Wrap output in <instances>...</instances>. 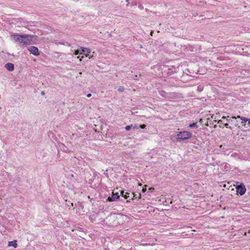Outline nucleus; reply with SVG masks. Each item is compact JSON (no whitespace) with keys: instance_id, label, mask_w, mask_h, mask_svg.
Listing matches in <instances>:
<instances>
[{"instance_id":"obj_3","label":"nucleus","mask_w":250,"mask_h":250,"mask_svg":"<svg viewBox=\"0 0 250 250\" xmlns=\"http://www.w3.org/2000/svg\"><path fill=\"white\" fill-rule=\"evenodd\" d=\"M236 188L237 193L240 195H243L246 193V188L243 183H240L239 185H237Z\"/></svg>"},{"instance_id":"obj_18","label":"nucleus","mask_w":250,"mask_h":250,"mask_svg":"<svg viewBox=\"0 0 250 250\" xmlns=\"http://www.w3.org/2000/svg\"><path fill=\"white\" fill-rule=\"evenodd\" d=\"M124 90H125V88L123 86H120L118 88V91L120 92H123Z\"/></svg>"},{"instance_id":"obj_35","label":"nucleus","mask_w":250,"mask_h":250,"mask_svg":"<svg viewBox=\"0 0 250 250\" xmlns=\"http://www.w3.org/2000/svg\"><path fill=\"white\" fill-rule=\"evenodd\" d=\"M161 96H164V94H161Z\"/></svg>"},{"instance_id":"obj_9","label":"nucleus","mask_w":250,"mask_h":250,"mask_svg":"<svg viewBox=\"0 0 250 250\" xmlns=\"http://www.w3.org/2000/svg\"><path fill=\"white\" fill-rule=\"evenodd\" d=\"M131 196H130V198L131 200H133L134 199H140L141 198V194H135L134 193H131Z\"/></svg>"},{"instance_id":"obj_8","label":"nucleus","mask_w":250,"mask_h":250,"mask_svg":"<svg viewBox=\"0 0 250 250\" xmlns=\"http://www.w3.org/2000/svg\"><path fill=\"white\" fill-rule=\"evenodd\" d=\"M5 67L9 71H12L14 69V65L12 63L8 62L5 64Z\"/></svg>"},{"instance_id":"obj_29","label":"nucleus","mask_w":250,"mask_h":250,"mask_svg":"<svg viewBox=\"0 0 250 250\" xmlns=\"http://www.w3.org/2000/svg\"><path fill=\"white\" fill-rule=\"evenodd\" d=\"M231 118H232V119H236V117H235V116H232V117H231Z\"/></svg>"},{"instance_id":"obj_37","label":"nucleus","mask_w":250,"mask_h":250,"mask_svg":"<svg viewBox=\"0 0 250 250\" xmlns=\"http://www.w3.org/2000/svg\"><path fill=\"white\" fill-rule=\"evenodd\" d=\"M132 5H135V4H136L135 3H132Z\"/></svg>"},{"instance_id":"obj_26","label":"nucleus","mask_w":250,"mask_h":250,"mask_svg":"<svg viewBox=\"0 0 250 250\" xmlns=\"http://www.w3.org/2000/svg\"><path fill=\"white\" fill-rule=\"evenodd\" d=\"M91 96V93H88L87 94V97H90Z\"/></svg>"},{"instance_id":"obj_39","label":"nucleus","mask_w":250,"mask_h":250,"mask_svg":"<svg viewBox=\"0 0 250 250\" xmlns=\"http://www.w3.org/2000/svg\"><path fill=\"white\" fill-rule=\"evenodd\" d=\"M152 33H153V31H151V34H150L152 35Z\"/></svg>"},{"instance_id":"obj_10","label":"nucleus","mask_w":250,"mask_h":250,"mask_svg":"<svg viewBox=\"0 0 250 250\" xmlns=\"http://www.w3.org/2000/svg\"><path fill=\"white\" fill-rule=\"evenodd\" d=\"M237 118H239L242 120L241 123L244 126L246 123L248 121L249 119L246 118L245 117H240V116H238Z\"/></svg>"},{"instance_id":"obj_17","label":"nucleus","mask_w":250,"mask_h":250,"mask_svg":"<svg viewBox=\"0 0 250 250\" xmlns=\"http://www.w3.org/2000/svg\"><path fill=\"white\" fill-rule=\"evenodd\" d=\"M132 127V125H128L125 127V129L126 131H129Z\"/></svg>"},{"instance_id":"obj_25","label":"nucleus","mask_w":250,"mask_h":250,"mask_svg":"<svg viewBox=\"0 0 250 250\" xmlns=\"http://www.w3.org/2000/svg\"><path fill=\"white\" fill-rule=\"evenodd\" d=\"M134 80H138V75H135L134 77Z\"/></svg>"},{"instance_id":"obj_19","label":"nucleus","mask_w":250,"mask_h":250,"mask_svg":"<svg viewBox=\"0 0 250 250\" xmlns=\"http://www.w3.org/2000/svg\"><path fill=\"white\" fill-rule=\"evenodd\" d=\"M81 52V48L80 49H77V50H75V52H74V54L75 55H78L79 53H80Z\"/></svg>"},{"instance_id":"obj_38","label":"nucleus","mask_w":250,"mask_h":250,"mask_svg":"<svg viewBox=\"0 0 250 250\" xmlns=\"http://www.w3.org/2000/svg\"><path fill=\"white\" fill-rule=\"evenodd\" d=\"M71 206L73 207V203H71Z\"/></svg>"},{"instance_id":"obj_33","label":"nucleus","mask_w":250,"mask_h":250,"mask_svg":"<svg viewBox=\"0 0 250 250\" xmlns=\"http://www.w3.org/2000/svg\"><path fill=\"white\" fill-rule=\"evenodd\" d=\"M105 175L107 177H108V174H107V173H105Z\"/></svg>"},{"instance_id":"obj_11","label":"nucleus","mask_w":250,"mask_h":250,"mask_svg":"<svg viewBox=\"0 0 250 250\" xmlns=\"http://www.w3.org/2000/svg\"><path fill=\"white\" fill-rule=\"evenodd\" d=\"M9 246H13L14 248H16L18 247L17 244V240L9 242Z\"/></svg>"},{"instance_id":"obj_4","label":"nucleus","mask_w":250,"mask_h":250,"mask_svg":"<svg viewBox=\"0 0 250 250\" xmlns=\"http://www.w3.org/2000/svg\"><path fill=\"white\" fill-rule=\"evenodd\" d=\"M118 200H120V197L118 194V192L114 193L112 192L111 196H109L107 199L106 201L107 202H112L114 201H116Z\"/></svg>"},{"instance_id":"obj_7","label":"nucleus","mask_w":250,"mask_h":250,"mask_svg":"<svg viewBox=\"0 0 250 250\" xmlns=\"http://www.w3.org/2000/svg\"><path fill=\"white\" fill-rule=\"evenodd\" d=\"M130 193L128 192H125L124 190H121V195L125 199H126V202H129L131 200L130 196L129 195Z\"/></svg>"},{"instance_id":"obj_32","label":"nucleus","mask_w":250,"mask_h":250,"mask_svg":"<svg viewBox=\"0 0 250 250\" xmlns=\"http://www.w3.org/2000/svg\"><path fill=\"white\" fill-rule=\"evenodd\" d=\"M142 75L141 73H140V74H139V77H141V76H142Z\"/></svg>"},{"instance_id":"obj_24","label":"nucleus","mask_w":250,"mask_h":250,"mask_svg":"<svg viewBox=\"0 0 250 250\" xmlns=\"http://www.w3.org/2000/svg\"><path fill=\"white\" fill-rule=\"evenodd\" d=\"M218 123L220 124L221 125H222V124H223V121L221 120H219L218 121Z\"/></svg>"},{"instance_id":"obj_15","label":"nucleus","mask_w":250,"mask_h":250,"mask_svg":"<svg viewBox=\"0 0 250 250\" xmlns=\"http://www.w3.org/2000/svg\"><path fill=\"white\" fill-rule=\"evenodd\" d=\"M228 121H230L234 123L235 126H237L238 125V123L237 121H233L231 119H227Z\"/></svg>"},{"instance_id":"obj_34","label":"nucleus","mask_w":250,"mask_h":250,"mask_svg":"<svg viewBox=\"0 0 250 250\" xmlns=\"http://www.w3.org/2000/svg\"><path fill=\"white\" fill-rule=\"evenodd\" d=\"M176 70V69H175V68H174V72L176 73L177 72L176 71V70Z\"/></svg>"},{"instance_id":"obj_13","label":"nucleus","mask_w":250,"mask_h":250,"mask_svg":"<svg viewBox=\"0 0 250 250\" xmlns=\"http://www.w3.org/2000/svg\"><path fill=\"white\" fill-rule=\"evenodd\" d=\"M244 127L246 128V130L250 129V119H249L248 121L246 123Z\"/></svg>"},{"instance_id":"obj_5","label":"nucleus","mask_w":250,"mask_h":250,"mask_svg":"<svg viewBox=\"0 0 250 250\" xmlns=\"http://www.w3.org/2000/svg\"><path fill=\"white\" fill-rule=\"evenodd\" d=\"M28 50L34 56H39L40 55L38 47L34 46H30L27 47Z\"/></svg>"},{"instance_id":"obj_14","label":"nucleus","mask_w":250,"mask_h":250,"mask_svg":"<svg viewBox=\"0 0 250 250\" xmlns=\"http://www.w3.org/2000/svg\"><path fill=\"white\" fill-rule=\"evenodd\" d=\"M224 126L226 127L227 128H229L230 129H232V127L231 126H229L228 123H224L223 125H219V127L220 128H224Z\"/></svg>"},{"instance_id":"obj_40","label":"nucleus","mask_w":250,"mask_h":250,"mask_svg":"<svg viewBox=\"0 0 250 250\" xmlns=\"http://www.w3.org/2000/svg\"><path fill=\"white\" fill-rule=\"evenodd\" d=\"M80 61H82V58L80 59Z\"/></svg>"},{"instance_id":"obj_36","label":"nucleus","mask_w":250,"mask_h":250,"mask_svg":"<svg viewBox=\"0 0 250 250\" xmlns=\"http://www.w3.org/2000/svg\"><path fill=\"white\" fill-rule=\"evenodd\" d=\"M161 96H164V94H161Z\"/></svg>"},{"instance_id":"obj_28","label":"nucleus","mask_w":250,"mask_h":250,"mask_svg":"<svg viewBox=\"0 0 250 250\" xmlns=\"http://www.w3.org/2000/svg\"><path fill=\"white\" fill-rule=\"evenodd\" d=\"M44 94H45V93H44V91H42V92H41V94H42V95H44Z\"/></svg>"},{"instance_id":"obj_22","label":"nucleus","mask_w":250,"mask_h":250,"mask_svg":"<svg viewBox=\"0 0 250 250\" xmlns=\"http://www.w3.org/2000/svg\"><path fill=\"white\" fill-rule=\"evenodd\" d=\"M64 42V44H62V45H66V46H70V44L67 42Z\"/></svg>"},{"instance_id":"obj_6","label":"nucleus","mask_w":250,"mask_h":250,"mask_svg":"<svg viewBox=\"0 0 250 250\" xmlns=\"http://www.w3.org/2000/svg\"><path fill=\"white\" fill-rule=\"evenodd\" d=\"M90 52L91 50L89 48L81 47V52L80 54H83L86 57H89V58H91L93 57V55L91 56L90 55Z\"/></svg>"},{"instance_id":"obj_27","label":"nucleus","mask_w":250,"mask_h":250,"mask_svg":"<svg viewBox=\"0 0 250 250\" xmlns=\"http://www.w3.org/2000/svg\"><path fill=\"white\" fill-rule=\"evenodd\" d=\"M229 116H228V117H226V116H223V117H222V118H223V119H226V118H227V119L228 118H228H229Z\"/></svg>"},{"instance_id":"obj_12","label":"nucleus","mask_w":250,"mask_h":250,"mask_svg":"<svg viewBox=\"0 0 250 250\" xmlns=\"http://www.w3.org/2000/svg\"><path fill=\"white\" fill-rule=\"evenodd\" d=\"M188 127L189 128H198V126L197 125V122H195V123H193L192 124H189Z\"/></svg>"},{"instance_id":"obj_1","label":"nucleus","mask_w":250,"mask_h":250,"mask_svg":"<svg viewBox=\"0 0 250 250\" xmlns=\"http://www.w3.org/2000/svg\"><path fill=\"white\" fill-rule=\"evenodd\" d=\"M13 37V40L15 42H18L21 45H27L32 43L33 39L35 37L34 35H20L15 34L11 35Z\"/></svg>"},{"instance_id":"obj_23","label":"nucleus","mask_w":250,"mask_h":250,"mask_svg":"<svg viewBox=\"0 0 250 250\" xmlns=\"http://www.w3.org/2000/svg\"><path fill=\"white\" fill-rule=\"evenodd\" d=\"M138 7H139V8L140 9H141V10H142V9H144V7H143V6L142 5H141V4H140V5L138 6Z\"/></svg>"},{"instance_id":"obj_20","label":"nucleus","mask_w":250,"mask_h":250,"mask_svg":"<svg viewBox=\"0 0 250 250\" xmlns=\"http://www.w3.org/2000/svg\"><path fill=\"white\" fill-rule=\"evenodd\" d=\"M203 89V87L202 85H199L198 86V90L200 91H202Z\"/></svg>"},{"instance_id":"obj_16","label":"nucleus","mask_w":250,"mask_h":250,"mask_svg":"<svg viewBox=\"0 0 250 250\" xmlns=\"http://www.w3.org/2000/svg\"><path fill=\"white\" fill-rule=\"evenodd\" d=\"M54 42L56 44H64V42H59L57 40H55L54 41Z\"/></svg>"},{"instance_id":"obj_30","label":"nucleus","mask_w":250,"mask_h":250,"mask_svg":"<svg viewBox=\"0 0 250 250\" xmlns=\"http://www.w3.org/2000/svg\"><path fill=\"white\" fill-rule=\"evenodd\" d=\"M129 0H126V1L128 3H129Z\"/></svg>"},{"instance_id":"obj_31","label":"nucleus","mask_w":250,"mask_h":250,"mask_svg":"<svg viewBox=\"0 0 250 250\" xmlns=\"http://www.w3.org/2000/svg\"><path fill=\"white\" fill-rule=\"evenodd\" d=\"M145 190H146V189H145L144 188H143V189H142V191H143V192H145Z\"/></svg>"},{"instance_id":"obj_21","label":"nucleus","mask_w":250,"mask_h":250,"mask_svg":"<svg viewBox=\"0 0 250 250\" xmlns=\"http://www.w3.org/2000/svg\"><path fill=\"white\" fill-rule=\"evenodd\" d=\"M146 127V125L145 124L141 125H140V127L142 129H144Z\"/></svg>"},{"instance_id":"obj_2","label":"nucleus","mask_w":250,"mask_h":250,"mask_svg":"<svg viewBox=\"0 0 250 250\" xmlns=\"http://www.w3.org/2000/svg\"><path fill=\"white\" fill-rule=\"evenodd\" d=\"M192 137V133L189 131H184L178 133L176 137V141L180 142L182 141H186Z\"/></svg>"}]
</instances>
